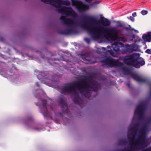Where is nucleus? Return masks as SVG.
<instances>
[{
	"instance_id": "obj_1",
	"label": "nucleus",
	"mask_w": 151,
	"mask_h": 151,
	"mask_svg": "<svg viewBox=\"0 0 151 151\" xmlns=\"http://www.w3.org/2000/svg\"><path fill=\"white\" fill-rule=\"evenodd\" d=\"M110 24V21L107 19L99 20L95 17H89L86 18L85 22L81 27L94 37V40H98L102 36V33H99L98 30L102 26L106 27Z\"/></svg>"
},
{
	"instance_id": "obj_2",
	"label": "nucleus",
	"mask_w": 151,
	"mask_h": 151,
	"mask_svg": "<svg viewBox=\"0 0 151 151\" xmlns=\"http://www.w3.org/2000/svg\"><path fill=\"white\" fill-rule=\"evenodd\" d=\"M98 32L99 33H102V35L108 32H114V33H110L109 35V37L111 40H116L118 37L117 32L115 28L114 27H107L102 26L100 29L98 30Z\"/></svg>"
},
{
	"instance_id": "obj_3",
	"label": "nucleus",
	"mask_w": 151,
	"mask_h": 151,
	"mask_svg": "<svg viewBox=\"0 0 151 151\" xmlns=\"http://www.w3.org/2000/svg\"><path fill=\"white\" fill-rule=\"evenodd\" d=\"M127 63V64L132 65L137 68H139L140 65L142 66L145 64L143 59L139 57L135 58L134 54L131 55L129 57L128 61Z\"/></svg>"
},
{
	"instance_id": "obj_4",
	"label": "nucleus",
	"mask_w": 151,
	"mask_h": 151,
	"mask_svg": "<svg viewBox=\"0 0 151 151\" xmlns=\"http://www.w3.org/2000/svg\"><path fill=\"white\" fill-rule=\"evenodd\" d=\"M61 9V11L60 12L64 15L72 16L73 18V19H70L68 20V24L71 25L76 24V23L75 19V18L76 16L75 12L71 8H62Z\"/></svg>"
},
{
	"instance_id": "obj_5",
	"label": "nucleus",
	"mask_w": 151,
	"mask_h": 151,
	"mask_svg": "<svg viewBox=\"0 0 151 151\" xmlns=\"http://www.w3.org/2000/svg\"><path fill=\"white\" fill-rule=\"evenodd\" d=\"M73 5L74 6L79 12L85 11L89 8L87 5L84 4L81 1H76L74 2L73 1Z\"/></svg>"
},
{
	"instance_id": "obj_6",
	"label": "nucleus",
	"mask_w": 151,
	"mask_h": 151,
	"mask_svg": "<svg viewBox=\"0 0 151 151\" xmlns=\"http://www.w3.org/2000/svg\"><path fill=\"white\" fill-rule=\"evenodd\" d=\"M83 87H82L81 89L83 88ZM80 91L81 88L77 85H69L67 86H65L63 88V91L61 92L63 93L64 92H70L71 91H75L76 89Z\"/></svg>"
},
{
	"instance_id": "obj_7",
	"label": "nucleus",
	"mask_w": 151,
	"mask_h": 151,
	"mask_svg": "<svg viewBox=\"0 0 151 151\" xmlns=\"http://www.w3.org/2000/svg\"><path fill=\"white\" fill-rule=\"evenodd\" d=\"M104 64L103 65H107L110 67L115 66L117 65L118 62L111 57H109L105 60L102 62Z\"/></svg>"
},
{
	"instance_id": "obj_8",
	"label": "nucleus",
	"mask_w": 151,
	"mask_h": 151,
	"mask_svg": "<svg viewBox=\"0 0 151 151\" xmlns=\"http://www.w3.org/2000/svg\"><path fill=\"white\" fill-rule=\"evenodd\" d=\"M111 49L110 47H107V50L108 52H109L110 53L112 56H116L117 54L118 53V51L119 49V46L116 44H113L112 45Z\"/></svg>"
},
{
	"instance_id": "obj_9",
	"label": "nucleus",
	"mask_w": 151,
	"mask_h": 151,
	"mask_svg": "<svg viewBox=\"0 0 151 151\" xmlns=\"http://www.w3.org/2000/svg\"><path fill=\"white\" fill-rule=\"evenodd\" d=\"M41 1L44 3L50 4L59 8L62 5L60 1L59 0H41Z\"/></svg>"
},
{
	"instance_id": "obj_10",
	"label": "nucleus",
	"mask_w": 151,
	"mask_h": 151,
	"mask_svg": "<svg viewBox=\"0 0 151 151\" xmlns=\"http://www.w3.org/2000/svg\"><path fill=\"white\" fill-rule=\"evenodd\" d=\"M137 46L134 44L132 45H126V52H132L135 50L134 48L137 47Z\"/></svg>"
},
{
	"instance_id": "obj_11",
	"label": "nucleus",
	"mask_w": 151,
	"mask_h": 151,
	"mask_svg": "<svg viewBox=\"0 0 151 151\" xmlns=\"http://www.w3.org/2000/svg\"><path fill=\"white\" fill-rule=\"evenodd\" d=\"M142 38L145 42L151 41V32H148L147 34H144L142 36Z\"/></svg>"
},
{
	"instance_id": "obj_12",
	"label": "nucleus",
	"mask_w": 151,
	"mask_h": 151,
	"mask_svg": "<svg viewBox=\"0 0 151 151\" xmlns=\"http://www.w3.org/2000/svg\"><path fill=\"white\" fill-rule=\"evenodd\" d=\"M142 108V106H141L139 105L138 106L135 110V113L137 112H139L140 111Z\"/></svg>"
},
{
	"instance_id": "obj_13",
	"label": "nucleus",
	"mask_w": 151,
	"mask_h": 151,
	"mask_svg": "<svg viewBox=\"0 0 151 151\" xmlns=\"http://www.w3.org/2000/svg\"><path fill=\"white\" fill-rule=\"evenodd\" d=\"M141 13L142 15H145L147 14V12L145 10H143L141 12Z\"/></svg>"
},
{
	"instance_id": "obj_14",
	"label": "nucleus",
	"mask_w": 151,
	"mask_h": 151,
	"mask_svg": "<svg viewBox=\"0 0 151 151\" xmlns=\"http://www.w3.org/2000/svg\"><path fill=\"white\" fill-rule=\"evenodd\" d=\"M145 52L149 54H151V49H147L145 51Z\"/></svg>"
},
{
	"instance_id": "obj_15",
	"label": "nucleus",
	"mask_w": 151,
	"mask_h": 151,
	"mask_svg": "<svg viewBox=\"0 0 151 151\" xmlns=\"http://www.w3.org/2000/svg\"><path fill=\"white\" fill-rule=\"evenodd\" d=\"M127 18L132 22H134V19L132 16H130L129 17H127Z\"/></svg>"
},
{
	"instance_id": "obj_16",
	"label": "nucleus",
	"mask_w": 151,
	"mask_h": 151,
	"mask_svg": "<svg viewBox=\"0 0 151 151\" xmlns=\"http://www.w3.org/2000/svg\"><path fill=\"white\" fill-rule=\"evenodd\" d=\"M84 40L86 42L88 43H89L90 42V40L89 39L87 38H84Z\"/></svg>"
},
{
	"instance_id": "obj_17",
	"label": "nucleus",
	"mask_w": 151,
	"mask_h": 151,
	"mask_svg": "<svg viewBox=\"0 0 151 151\" xmlns=\"http://www.w3.org/2000/svg\"><path fill=\"white\" fill-rule=\"evenodd\" d=\"M119 41H122L123 42H125L126 41H127V40L124 39H120L119 40Z\"/></svg>"
},
{
	"instance_id": "obj_18",
	"label": "nucleus",
	"mask_w": 151,
	"mask_h": 151,
	"mask_svg": "<svg viewBox=\"0 0 151 151\" xmlns=\"http://www.w3.org/2000/svg\"><path fill=\"white\" fill-rule=\"evenodd\" d=\"M100 1H96V2H95L94 3V4H98L99 3H100Z\"/></svg>"
},
{
	"instance_id": "obj_19",
	"label": "nucleus",
	"mask_w": 151,
	"mask_h": 151,
	"mask_svg": "<svg viewBox=\"0 0 151 151\" xmlns=\"http://www.w3.org/2000/svg\"><path fill=\"white\" fill-rule=\"evenodd\" d=\"M132 16L133 17H135L136 16V12H134V13H133L132 14Z\"/></svg>"
},
{
	"instance_id": "obj_20",
	"label": "nucleus",
	"mask_w": 151,
	"mask_h": 151,
	"mask_svg": "<svg viewBox=\"0 0 151 151\" xmlns=\"http://www.w3.org/2000/svg\"><path fill=\"white\" fill-rule=\"evenodd\" d=\"M132 30H134V31L136 32V33H138V30H135V29H132Z\"/></svg>"
},
{
	"instance_id": "obj_21",
	"label": "nucleus",
	"mask_w": 151,
	"mask_h": 151,
	"mask_svg": "<svg viewBox=\"0 0 151 151\" xmlns=\"http://www.w3.org/2000/svg\"><path fill=\"white\" fill-rule=\"evenodd\" d=\"M135 76H136V77H137V78L136 79V78H134L137 81H138V78H139L138 76H137V75H135Z\"/></svg>"
},
{
	"instance_id": "obj_22",
	"label": "nucleus",
	"mask_w": 151,
	"mask_h": 151,
	"mask_svg": "<svg viewBox=\"0 0 151 151\" xmlns=\"http://www.w3.org/2000/svg\"><path fill=\"white\" fill-rule=\"evenodd\" d=\"M92 0H85V1L88 2H90Z\"/></svg>"
},
{
	"instance_id": "obj_23",
	"label": "nucleus",
	"mask_w": 151,
	"mask_h": 151,
	"mask_svg": "<svg viewBox=\"0 0 151 151\" xmlns=\"http://www.w3.org/2000/svg\"><path fill=\"white\" fill-rule=\"evenodd\" d=\"M102 49H106L105 48H104V47L102 48Z\"/></svg>"
},
{
	"instance_id": "obj_24",
	"label": "nucleus",
	"mask_w": 151,
	"mask_h": 151,
	"mask_svg": "<svg viewBox=\"0 0 151 151\" xmlns=\"http://www.w3.org/2000/svg\"><path fill=\"white\" fill-rule=\"evenodd\" d=\"M150 57H151V56H150Z\"/></svg>"
}]
</instances>
